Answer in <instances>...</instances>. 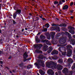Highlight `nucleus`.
<instances>
[{"label":"nucleus","instance_id":"1","mask_svg":"<svg viewBox=\"0 0 75 75\" xmlns=\"http://www.w3.org/2000/svg\"><path fill=\"white\" fill-rule=\"evenodd\" d=\"M46 67L50 68H57L58 70H61L62 69V66L60 64H58L57 63L52 61L50 62H47L46 63Z\"/></svg>","mask_w":75,"mask_h":75},{"label":"nucleus","instance_id":"2","mask_svg":"<svg viewBox=\"0 0 75 75\" xmlns=\"http://www.w3.org/2000/svg\"><path fill=\"white\" fill-rule=\"evenodd\" d=\"M65 34V33L64 32H62L60 33H58L57 34L56 37V38H61V39L59 40V43L60 44H64L66 42V40L68 39L66 37V38H64V35Z\"/></svg>","mask_w":75,"mask_h":75},{"label":"nucleus","instance_id":"3","mask_svg":"<svg viewBox=\"0 0 75 75\" xmlns=\"http://www.w3.org/2000/svg\"><path fill=\"white\" fill-rule=\"evenodd\" d=\"M37 61L38 63L37 62H35V63L34 64L35 65H36L38 68H40L39 65L40 66H42V67H45V65L44 64V61L42 60L41 59H38L37 60Z\"/></svg>","mask_w":75,"mask_h":75},{"label":"nucleus","instance_id":"4","mask_svg":"<svg viewBox=\"0 0 75 75\" xmlns=\"http://www.w3.org/2000/svg\"><path fill=\"white\" fill-rule=\"evenodd\" d=\"M67 55L68 57H70L72 55V50L70 48H72V47L70 45H69L67 46Z\"/></svg>","mask_w":75,"mask_h":75},{"label":"nucleus","instance_id":"5","mask_svg":"<svg viewBox=\"0 0 75 75\" xmlns=\"http://www.w3.org/2000/svg\"><path fill=\"white\" fill-rule=\"evenodd\" d=\"M36 49H37L38 50H35V52L37 53H41L42 54V52L40 50H40L41 47H42V45L41 44H37L36 45H34Z\"/></svg>","mask_w":75,"mask_h":75},{"label":"nucleus","instance_id":"6","mask_svg":"<svg viewBox=\"0 0 75 75\" xmlns=\"http://www.w3.org/2000/svg\"><path fill=\"white\" fill-rule=\"evenodd\" d=\"M68 28H69V31L70 33L71 34H75V32L73 30L75 29L74 27L72 26H69Z\"/></svg>","mask_w":75,"mask_h":75},{"label":"nucleus","instance_id":"7","mask_svg":"<svg viewBox=\"0 0 75 75\" xmlns=\"http://www.w3.org/2000/svg\"><path fill=\"white\" fill-rule=\"evenodd\" d=\"M62 72L64 73V74H65L66 75H70V72H71V71H69L68 69L67 68H65L63 70H62Z\"/></svg>","mask_w":75,"mask_h":75},{"label":"nucleus","instance_id":"8","mask_svg":"<svg viewBox=\"0 0 75 75\" xmlns=\"http://www.w3.org/2000/svg\"><path fill=\"white\" fill-rule=\"evenodd\" d=\"M59 26V27H66L67 26V25L65 24V23H62L60 25H56L55 24H52V26Z\"/></svg>","mask_w":75,"mask_h":75},{"label":"nucleus","instance_id":"9","mask_svg":"<svg viewBox=\"0 0 75 75\" xmlns=\"http://www.w3.org/2000/svg\"><path fill=\"white\" fill-rule=\"evenodd\" d=\"M66 34L67 35V36L68 37L69 39L68 40V41H71V39H72V37H71V35L69 33L66 32Z\"/></svg>","mask_w":75,"mask_h":75},{"label":"nucleus","instance_id":"10","mask_svg":"<svg viewBox=\"0 0 75 75\" xmlns=\"http://www.w3.org/2000/svg\"><path fill=\"white\" fill-rule=\"evenodd\" d=\"M42 42L44 43H45L47 45H51L50 42L47 40H42Z\"/></svg>","mask_w":75,"mask_h":75},{"label":"nucleus","instance_id":"11","mask_svg":"<svg viewBox=\"0 0 75 75\" xmlns=\"http://www.w3.org/2000/svg\"><path fill=\"white\" fill-rule=\"evenodd\" d=\"M48 46L45 44L44 45V47H43V49L44 51H47L48 50Z\"/></svg>","mask_w":75,"mask_h":75},{"label":"nucleus","instance_id":"12","mask_svg":"<svg viewBox=\"0 0 75 75\" xmlns=\"http://www.w3.org/2000/svg\"><path fill=\"white\" fill-rule=\"evenodd\" d=\"M48 74H49L50 75H54V71L51 69H49L47 71Z\"/></svg>","mask_w":75,"mask_h":75},{"label":"nucleus","instance_id":"13","mask_svg":"<svg viewBox=\"0 0 75 75\" xmlns=\"http://www.w3.org/2000/svg\"><path fill=\"white\" fill-rule=\"evenodd\" d=\"M49 50H48L47 52L48 54H50L51 51H52V50H53V48H52V47L50 46L49 47Z\"/></svg>","mask_w":75,"mask_h":75},{"label":"nucleus","instance_id":"14","mask_svg":"<svg viewBox=\"0 0 75 75\" xmlns=\"http://www.w3.org/2000/svg\"><path fill=\"white\" fill-rule=\"evenodd\" d=\"M52 55H54V54H58V51H57L55 50H53L51 53Z\"/></svg>","mask_w":75,"mask_h":75},{"label":"nucleus","instance_id":"15","mask_svg":"<svg viewBox=\"0 0 75 75\" xmlns=\"http://www.w3.org/2000/svg\"><path fill=\"white\" fill-rule=\"evenodd\" d=\"M40 38L41 39V40H42V41H44V39H45V36H43L42 35H41L40 36Z\"/></svg>","mask_w":75,"mask_h":75},{"label":"nucleus","instance_id":"16","mask_svg":"<svg viewBox=\"0 0 75 75\" xmlns=\"http://www.w3.org/2000/svg\"><path fill=\"white\" fill-rule=\"evenodd\" d=\"M52 42L53 44H57L58 43V41L54 40V39H52Z\"/></svg>","mask_w":75,"mask_h":75},{"label":"nucleus","instance_id":"17","mask_svg":"<svg viewBox=\"0 0 75 75\" xmlns=\"http://www.w3.org/2000/svg\"><path fill=\"white\" fill-rule=\"evenodd\" d=\"M28 56L27 53V52H25L23 54V57L25 58H27Z\"/></svg>","mask_w":75,"mask_h":75},{"label":"nucleus","instance_id":"18","mask_svg":"<svg viewBox=\"0 0 75 75\" xmlns=\"http://www.w3.org/2000/svg\"><path fill=\"white\" fill-rule=\"evenodd\" d=\"M71 43L72 44V45H74L75 44V39H71L70 41Z\"/></svg>","mask_w":75,"mask_h":75},{"label":"nucleus","instance_id":"19","mask_svg":"<svg viewBox=\"0 0 75 75\" xmlns=\"http://www.w3.org/2000/svg\"><path fill=\"white\" fill-rule=\"evenodd\" d=\"M67 61L69 62L70 64H72V62H73V60H72V59H71L70 58L68 59Z\"/></svg>","mask_w":75,"mask_h":75},{"label":"nucleus","instance_id":"20","mask_svg":"<svg viewBox=\"0 0 75 75\" xmlns=\"http://www.w3.org/2000/svg\"><path fill=\"white\" fill-rule=\"evenodd\" d=\"M39 72L40 74L42 75H44L45 74V72H44V71H42V70H39Z\"/></svg>","mask_w":75,"mask_h":75},{"label":"nucleus","instance_id":"21","mask_svg":"<svg viewBox=\"0 0 75 75\" xmlns=\"http://www.w3.org/2000/svg\"><path fill=\"white\" fill-rule=\"evenodd\" d=\"M54 30H57V31H58H58H60L59 27L58 26H54Z\"/></svg>","mask_w":75,"mask_h":75},{"label":"nucleus","instance_id":"22","mask_svg":"<svg viewBox=\"0 0 75 75\" xmlns=\"http://www.w3.org/2000/svg\"><path fill=\"white\" fill-rule=\"evenodd\" d=\"M38 58L39 59H42L44 58V56L43 55H40L38 56Z\"/></svg>","mask_w":75,"mask_h":75},{"label":"nucleus","instance_id":"23","mask_svg":"<svg viewBox=\"0 0 75 75\" xmlns=\"http://www.w3.org/2000/svg\"><path fill=\"white\" fill-rule=\"evenodd\" d=\"M59 64H62L63 62V60L61 59H59L57 61Z\"/></svg>","mask_w":75,"mask_h":75},{"label":"nucleus","instance_id":"24","mask_svg":"<svg viewBox=\"0 0 75 75\" xmlns=\"http://www.w3.org/2000/svg\"><path fill=\"white\" fill-rule=\"evenodd\" d=\"M68 5H66L65 6H63V10H67V9H68Z\"/></svg>","mask_w":75,"mask_h":75},{"label":"nucleus","instance_id":"25","mask_svg":"<svg viewBox=\"0 0 75 75\" xmlns=\"http://www.w3.org/2000/svg\"><path fill=\"white\" fill-rule=\"evenodd\" d=\"M21 11V9H18L16 10V12L17 14H20Z\"/></svg>","mask_w":75,"mask_h":75},{"label":"nucleus","instance_id":"26","mask_svg":"<svg viewBox=\"0 0 75 75\" xmlns=\"http://www.w3.org/2000/svg\"><path fill=\"white\" fill-rule=\"evenodd\" d=\"M35 38V40L37 42H40V39L38 38V37L37 36H36Z\"/></svg>","mask_w":75,"mask_h":75},{"label":"nucleus","instance_id":"27","mask_svg":"<svg viewBox=\"0 0 75 75\" xmlns=\"http://www.w3.org/2000/svg\"><path fill=\"white\" fill-rule=\"evenodd\" d=\"M18 65L20 67H21V68H22L23 67V66H24V63H20Z\"/></svg>","mask_w":75,"mask_h":75},{"label":"nucleus","instance_id":"28","mask_svg":"<svg viewBox=\"0 0 75 75\" xmlns=\"http://www.w3.org/2000/svg\"><path fill=\"white\" fill-rule=\"evenodd\" d=\"M45 27H46V28H48L49 27V26H50V24L49 23H46L45 25Z\"/></svg>","mask_w":75,"mask_h":75},{"label":"nucleus","instance_id":"29","mask_svg":"<svg viewBox=\"0 0 75 75\" xmlns=\"http://www.w3.org/2000/svg\"><path fill=\"white\" fill-rule=\"evenodd\" d=\"M44 26L43 25V30H42V31H47V28H44Z\"/></svg>","mask_w":75,"mask_h":75},{"label":"nucleus","instance_id":"30","mask_svg":"<svg viewBox=\"0 0 75 75\" xmlns=\"http://www.w3.org/2000/svg\"><path fill=\"white\" fill-rule=\"evenodd\" d=\"M33 21H38V20H39V18H38V17H36L35 18V20H34V18H33Z\"/></svg>","mask_w":75,"mask_h":75},{"label":"nucleus","instance_id":"31","mask_svg":"<svg viewBox=\"0 0 75 75\" xmlns=\"http://www.w3.org/2000/svg\"><path fill=\"white\" fill-rule=\"evenodd\" d=\"M61 52L62 55H64V56H65L66 55V53H67V52H63L62 51V52Z\"/></svg>","mask_w":75,"mask_h":75},{"label":"nucleus","instance_id":"32","mask_svg":"<svg viewBox=\"0 0 75 75\" xmlns=\"http://www.w3.org/2000/svg\"><path fill=\"white\" fill-rule=\"evenodd\" d=\"M32 66V65H31V64L28 65V66L27 67V69H30L31 68Z\"/></svg>","mask_w":75,"mask_h":75},{"label":"nucleus","instance_id":"33","mask_svg":"<svg viewBox=\"0 0 75 75\" xmlns=\"http://www.w3.org/2000/svg\"><path fill=\"white\" fill-rule=\"evenodd\" d=\"M17 13H16V12H15V13H13V17L14 18H16V16H17Z\"/></svg>","mask_w":75,"mask_h":75},{"label":"nucleus","instance_id":"34","mask_svg":"<svg viewBox=\"0 0 75 75\" xmlns=\"http://www.w3.org/2000/svg\"><path fill=\"white\" fill-rule=\"evenodd\" d=\"M57 58L58 57L57 56H56L55 57H52V58L53 59H54H54L55 60H56V59H57Z\"/></svg>","mask_w":75,"mask_h":75},{"label":"nucleus","instance_id":"35","mask_svg":"<svg viewBox=\"0 0 75 75\" xmlns=\"http://www.w3.org/2000/svg\"><path fill=\"white\" fill-rule=\"evenodd\" d=\"M24 59H23V62H25L27 60V57H23Z\"/></svg>","mask_w":75,"mask_h":75},{"label":"nucleus","instance_id":"36","mask_svg":"<svg viewBox=\"0 0 75 75\" xmlns=\"http://www.w3.org/2000/svg\"><path fill=\"white\" fill-rule=\"evenodd\" d=\"M50 30H51V31H53V30H55V28H54V26L53 27H52L51 28Z\"/></svg>","mask_w":75,"mask_h":75},{"label":"nucleus","instance_id":"37","mask_svg":"<svg viewBox=\"0 0 75 75\" xmlns=\"http://www.w3.org/2000/svg\"><path fill=\"white\" fill-rule=\"evenodd\" d=\"M74 66H72L71 68L72 69H75V63L74 64Z\"/></svg>","mask_w":75,"mask_h":75},{"label":"nucleus","instance_id":"38","mask_svg":"<svg viewBox=\"0 0 75 75\" xmlns=\"http://www.w3.org/2000/svg\"><path fill=\"white\" fill-rule=\"evenodd\" d=\"M54 4H58V2L57 1H55L54 2Z\"/></svg>","mask_w":75,"mask_h":75},{"label":"nucleus","instance_id":"39","mask_svg":"<svg viewBox=\"0 0 75 75\" xmlns=\"http://www.w3.org/2000/svg\"><path fill=\"white\" fill-rule=\"evenodd\" d=\"M51 36H54L55 35V33L54 32H52L51 33Z\"/></svg>","mask_w":75,"mask_h":75},{"label":"nucleus","instance_id":"40","mask_svg":"<svg viewBox=\"0 0 75 75\" xmlns=\"http://www.w3.org/2000/svg\"><path fill=\"white\" fill-rule=\"evenodd\" d=\"M61 48H62V47H59V51H60V52H62V51L61 50Z\"/></svg>","mask_w":75,"mask_h":75},{"label":"nucleus","instance_id":"41","mask_svg":"<svg viewBox=\"0 0 75 75\" xmlns=\"http://www.w3.org/2000/svg\"><path fill=\"white\" fill-rule=\"evenodd\" d=\"M4 53L3 52L1 51L0 50V54H4Z\"/></svg>","mask_w":75,"mask_h":75},{"label":"nucleus","instance_id":"42","mask_svg":"<svg viewBox=\"0 0 75 75\" xmlns=\"http://www.w3.org/2000/svg\"><path fill=\"white\" fill-rule=\"evenodd\" d=\"M0 43H1V44H2V43L3 42V40H2V39H1L0 40Z\"/></svg>","mask_w":75,"mask_h":75},{"label":"nucleus","instance_id":"43","mask_svg":"<svg viewBox=\"0 0 75 75\" xmlns=\"http://www.w3.org/2000/svg\"><path fill=\"white\" fill-rule=\"evenodd\" d=\"M46 36H47V37L50 36V34H49V33H46Z\"/></svg>","mask_w":75,"mask_h":75},{"label":"nucleus","instance_id":"44","mask_svg":"<svg viewBox=\"0 0 75 75\" xmlns=\"http://www.w3.org/2000/svg\"><path fill=\"white\" fill-rule=\"evenodd\" d=\"M50 36H47V39H48V40H50L51 39V38H50Z\"/></svg>","mask_w":75,"mask_h":75},{"label":"nucleus","instance_id":"45","mask_svg":"<svg viewBox=\"0 0 75 75\" xmlns=\"http://www.w3.org/2000/svg\"><path fill=\"white\" fill-rule=\"evenodd\" d=\"M59 4H62V1H61V0H60L59 1Z\"/></svg>","mask_w":75,"mask_h":75},{"label":"nucleus","instance_id":"46","mask_svg":"<svg viewBox=\"0 0 75 75\" xmlns=\"http://www.w3.org/2000/svg\"><path fill=\"white\" fill-rule=\"evenodd\" d=\"M12 58V56H10L8 58V59H11Z\"/></svg>","mask_w":75,"mask_h":75},{"label":"nucleus","instance_id":"47","mask_svg":"<svg viewBox=\"0 0 75 75\" xmlns=\"http://www.w3.org/2000/svg\"><path fill=\"white\" fill-rule=\"evenodd\" d=\"M13 23L14 24H16V21L14 20H13Z\"/></svg>","mask_w":75,"mask_h":75},{"label":"nucleus","instance_id":"48","mask_svg":"<svg viewBox=\"0 0 75 75\" xmlns=\"http://www.w3.org/2000/svg\"><path fill=\"white\" fill-rule=\"evenodd\" d=\"M58 73H59V74H60L61 73V71H60V70H59V71H58Z\"/></svg>","mask_w":75,"mask_h":75},{"label":"nucleus","instance_id":"49","mask_svg":"<svg viewBox=\"0 0 75 75\" xmlns=\"http://www.w3.org/2000/svg\"><path fill=\"white\" fill-rule=\"evenodd\" d=\"M73 4L74 3H73V2L71 3L70 4V6H72Z\"/></svg>","mask_w":75,"mask_h":75},{"label":"nucleus","instance_id":"50","mask_svg":"<svg viewBox=\"0 0 75 75\" xmlns=\"http://www.w3.org/2000/svg\"><path fill=\"white\" fill-rule=\"evenodd\" d=\"M58 47H60L61 46H63V45H61L59 44V45H58Z\"/></svg>","mask_w":75,"mask_h":75},{"label":"nucleus","instance_id":"51","mask_svg":"<svg viewBox=\"0 0 75 75\" xmlns=\"http://www.w3.org/2000/svg\"><path fill=\"white\" fill-rule=\"evenodd\" d=\"M70 11V12H71V13H72L74 12V10H72L71 11Z\"/></svg>","mask_w":75,"mask_h":75},{"label":"nucleus","instance_id":"52","mask_svg":"<svg viewBox=\"0 0 75 75\" xmlns=\"http://www.w3.org/2000/svg\"><path fill=\"white\" fill-rule=\"evenodd\" d=\"M52 36V40H54V36Z\"/></svg>","mask_w":75,"mask_h":75},{"label":"nucleus","instance_id":"53","mask_svg":"<svg viewBox=\"0 0 75 75\" xmlns=\"http://www.w3.org/2000/svg\"><path fill=\"white\" fill-rule=\"evenodd\" d=\"M3 62L2 61H0V64H3Z\"/></svg>","mask_w":75,"mask_h":75},{"label":"nucleus","instance_id":"54","mask_svg":"<svg viewBox=\"0 0 75 75\" xmlns=\"http://www.w3.org/2000/svg\"><path fill=\"white\" fill-rule=\"evenodd\" d=\"M62 2H63V3H64V2H65V0H62Z\"/></svg>","mask_w":75,"mask_h":75},{"label":"nucleus","instance_id":"55","mask_svg":"<svg viewBox=\"0 0 75 75\" xmlns=\"http://www.w3.org/2000/svg\"><path fill=\"white\" fill-rule=\"evenodd\" d=\"M40 18L42 19V18H43V17H42V15H41V16H40Z\"/></svg>","mask_w":75,"mask_h":75},{"label":"nucleus","instance_id":"56","mask_svg":"<svg viewBox=\"0 0 75 75\" xmlns=\"http://www.w3.org/2000/svg\"><path fill=\"white\" fill-rule=\"evenodd\" d=\"M42 20H46V19H45V18H42Z\"/></svg>","mask_w":75,"mask_h":75},{"label":"nucleus","instance_id":"57","mask_svg":"<svg viewBox=\"0 0 75 75\" xmlns=\"http://www.w3.org/2000/svg\"><path fill=\"white\" fill-rule=\"evenodd\" d=\"M31 59V58H28L27 59V61H28V60H30V59Z\"/></svg>","mask_w":75,"mask_h":75},{"label":"nucleus","instance_id":"58","mask_svg":"<svg viewBox=\"0 0 75 75\" xmlns=\"http://www.w3.org/2000/svg\"><path fill=\"white\" fill-rule=\"evenodd\" d=\"M55 75H58V72H56V73H55Z\"/></svg>","mask_w":75,"mask_h":75},{"label":"nucleus","instance_id":"59","mask_svg":"<svg viewBox=\"0 0 75 75\" xmlns=\"http://www.w3.org/2000/svg\"><path fill=\"white\" fill-rule=\"evenodd\" d=\"M70 18H71V19H73V18H74V17L71 16L70 17Z\"/></svg>","mask_w":75,"mask_h":75},{"label":"nucleus","instance_id":"60","mask_svg":"<svg viewBox=\"0 0 75 75\" xmlns=\"http://www.w3.org/2000/svg\"><path fill=\"white\" fill-rule=\"evenodd\" d=\"M40 34H41V33L40 32L38 33L37 34V35H40Z\"/></svg>","mask_w":75,"mask_h":75},{"label":"nucleus","instance_id":"61","mask_svg":"<svg viewBox=\"0 0 75 75\" xmlns=\"http://www.w3.org/2000/svg\"><path fill=\"white\" fill-rule=\"evenodd\" d=\"M12 72H15V70H12Z\"/></svg>","mask_w":75,"mask_h":75},{"label":"nucleus","instance_id":"62","mask_svg":"<svg viewBox=\"0 0 75 75\" xmlns=\"http://www.w3.org/2000/svg\"><path fill=\"white\" fill-rule=\"evenodd\" d=\"M9 72L10 73H11V74H12V73H13L12 72H11V71H9Z\"/></svg>","mask_w":75,"mask_h":75},{"label":"nucleus","instance_id":"63","mask_svg":"<svg viewBox=\"0 0 75 75\" xmlns=\"http://www.w3.org/2000/svg\"><path fill=\"white\" fill-rule=\"evenodd\" d=\"M74 59L75 60V54L74 56Z\"/></svg>","mask_w":75,"mask_h":75},{"label":"nucleus","instance_id":"64","mask_svg":"<svg viewBox=\"0 0 75 75\" xmlns=\"http://www.w3.org/2000/svg\"><path fill=\"white\" fill-rule=\"evenodd\" d=\"M29 15H30V16H32V14H31V13H29Z\"/></svg>","mask_w":75,"mask_h":75}]
</instances>
